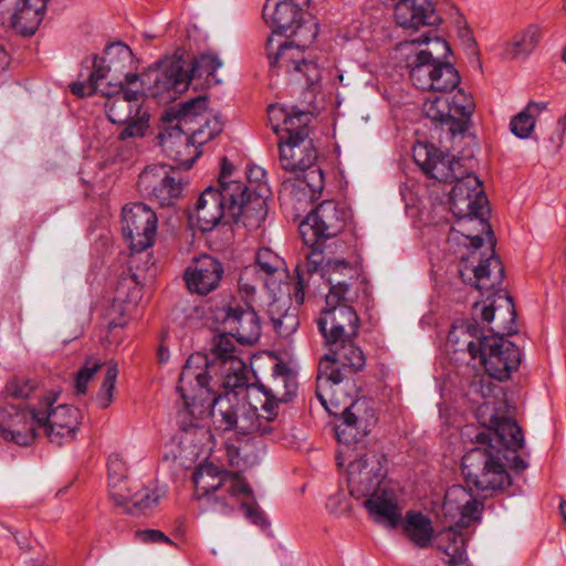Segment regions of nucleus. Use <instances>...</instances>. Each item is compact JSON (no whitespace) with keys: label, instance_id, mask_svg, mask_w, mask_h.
Masks as SVG:
<instances>
[{"label":"nucleus","instance_id":"obj_1","mask_svg":"<svg viewBox=\"0 0 566 566\" xmlns=\"http://www.w3.org/2000/svg\"><path fill=\"white\" fill-rule=\"evenodd\" d=\"M450 210L458 219L461 232L469 244L474 248L473 255L476 250L483 245L481 234L464 233L467 223L473 224L482 233H485L491 247V253L485 259L480 255L479 264L474 266V285L482 294L490 293L492 295L500 292V287L504 280V266L494 252L495 239L490 223L485 219L488 210V198L484 193L481 180L473 174L461 176L454 181L449 193Z\"/></svg>","mask_w":566,"mask_h":566},{"label":"nucleus","instance_id":"obj_2","mask_svg":"<svg viewBox=\"0 0 566 566\" xmlns=\"http://www.w3.org/2000/svg\"><path fill=\"white\" fill-rule=\"evenodd\" d=\"M326 345L328 352L318 364L316 397L328 413L342 417L344 428L338 427L337 437L339 441L348 444L347 433L354 441L358 440L363 419L357 412L361 405L352 398L342 405L338 391H343L354 381V376L365 368L366 357L361 348L355 344V339Z\"/></svg>","mask_w":566,"mask_h":566},{"label":"nucleus","instance_id":"obj_3","mask_svg":"<svg viewBox=\"0 0 566 566\" xmlns=\"http://www.w3.org/2000/svg\"><path fill=\"white\" fill-rule=\"evenodd\" d=\"M490 422L488 430L476 434V442L481 446L469 450L461 462L467 483L482 492L503 490L511 484L503 462L505 454L493 441L513 452L525 443L522 428L511 418L494 416Z\"/></svg>","mask_w":566,"mask_h":566},{"label":"nucleus","instance_id":"obj_4","mask_svg":"<svg viewBox=\"0 0 566 566\" xmlns=\"http://www.w3.org/2000/svg\"><path fill=\"white\" fill-rule=\"evenodd\" d=\"M207 107V96L200 95L168 108L163 115L169 126L158 136L160 145L184 170H189L199 156L195 144H203L222 130L217 118L206 119L205 126L200 124Z\"/></svg>","mask_w":566,"mask_h":566},{"label":"nucleus","instance_id":"obj_5","mask_svg":"<svg viewBox=\"0 0 566 566\" xmlns=\"http://www.w3.org/2000/svg\"><path fill=\"white\" fill-rule=\"evenodd\" d=\"M218 371V364L201 353L189 356L179 375L177 392L182 399V408L177 412V422L185 433L192 430L205 437L208 431L197 421L208 411L211 402H218L214 387L211 386Z\"/></svg>","mask_w":566,"mask_h":566},{"label":"nucleus","instance_id":"obj_6","mask_svg":"<svg viewBox=\"0 0 566 566\" xmlns=\"http://www.w3.org/2000/svg\"><path fill=\"white\" fill-rule=\"evenodd\" d=\"M192 480L196 499L207 511L229 515L241 496L253 497L251 486L239 473L221 470L211 462L201 463Z\"/></svg>","mask_w":566,"mask_h":566},{"label":"nucleus","instance_id":"obj_7","mask_svg":"<svg viewBox=\"0 0 566 566\" xmlns=\"http://www.w3.org/2000/svg\"><path fill=\"white\" fill-rule=\"evenodd\" d=\"M324 260L322 249H313L306 252L305 261L297 265L294 300L298 305L303 304L305 291L316 274L325 281L328 287V293L325 296L326 305L352 301L350 284L343 277L353 279L354 269L344 260H328L325 264Z\"/></svg>","mask_w":566,"mask_h":566},{"label":"nucleus","instance_id":"obj_8","mask_svg":"<svg viewBox=\"0 0 566 566\" xmlns=\"http://www.w3.org/2000/svg\"><path fill=\"white\" fill-rule=\"evenodd\" d=\"M510 322L503 328V334L496 333L491 337H482L478 343L468 342V352L475 359L480 358L489 375L497 380H506L512 371L516 370L522 361L518 347L506 339L504 335L511 336L517 333L516 312L511 296L505 297Z\"/></svg>","mask_w":566,"mask_h":566},{"label":"nucleus","instance_id":"obj_9","mask_svg":"<svg viewBox=\"0 0 566 566\" xmlns=\"http://www.w3.org/2000/svg\"><path fill=\"white\" fill-rule=\"evenodd\" d=\"M280 166L296 176L295 180L286 179L282 186L296 187L310 199H317L324 189V174L316 165L317 149L312 138L279 139Z\"/></svg>","mask_w":566,"mask_h":566},{"label":"nucleus","instance_id":"obj_10","mask_svg":"<svg viewBox=\"0 0 566 566\" xmlns=\"http://www.w3.org/2000/svg\"><path fill=\"white\" fill-rule=\"evenodd\" d=\"M432 30L426 31L420 38L410 40V43L431 44L432 49L421 50L416 54L410 69V81L421 91H433L442 94L451 93L460 83V75L450 62H442L433 56V51L441 49L443 56L451 52L447 41L433 36Z\"/></svg>","mask_w":566,"mask_h":566},{"label":"nucleus","instance_id":"obj_11","mask_svg":"<svg viewBox=\"0 0 566 566\" xmlns=\"http://www.w3.org/2000/svg\"><path fill=\"white\" fill-rule=\"evenodd\" d=\"M78 80L70 84L77 97L92 96L107 82H117L130 72L134 55L130 48L122 42L109 44L103 57L92 55L83 62Z\"/></svg>","mask_w":566,"mask_h":566},{"label":"nucleus","instance_id":"obj_12","mask_svg":"<svg viewBox=\"0 0 566 566\" xmlns=\"http://www.w3.org/2000/svg\"><path fill=\"white\" fill-rule=\"evenodd\" d=\"M350 217L352 212L346 205L324 200L300 223V235L311 250L321 249L324 241L345 229Z\"/></svg>","mask_w":566,"mask_h":566},{"label":"nucleus","instance_id":"obj_13","mask_svg":"<svg viewBox=\"0 0 566 566\" xmlns=\"http://www.w3.org/2000/svg\"><path fill=\"white\" fill-rule=\"evenodd\" d=\"M102 95L106 97L105 112L107 118L117 125L125 127L118 134L119 140L129 138H142L149 128V113L144 106L129 97L118 93L115 88H109L105 84L98 87Z\"/></svg>","mask_w":566,"mask_h":566},{"label":"nucleus","instance_id":"obj_14","mask_svg":"<svg viewBox=\"0 0 566 566\" xmlns=\"http://www.w3.org/2000/svg\"><path fill=\"white\" fill-rule=\"evenodd\" d=\"M244 182L221 181V187H208L198 198L195 214L202 232L211 231L221 221L231 224L229 206L235 196H243Z\"/></svg>","mask_w":566,"mask_h":566},{"label":"nucleus","instance_id":"obj_15","mask_svg":"<svg viewBox=\"0 0 566 566\" xmlns=\"http://www.w3.org/2000/svg\"><path fill=\"white\" fill-rule=\"evenodd\" d=\"M222 402L223 397H221V400L218 402L212 401L208 407V410L211 409L210 413L213 418V423L217 430H233L243 436L255 434L274 439V424L264 422L256 407L228 405L223 409L221 406Z\"/></svg>","mask_w":566,"mask_h":566},{"label":"nucleus","instance_id":"obj_16","mask_svg":"<svg viewBox=\"0 0 566 566\" xmlns=\"http://www.w3.org/2000/svg\"><path fill=\"white\" fill-rule=\"evenodd\" d=\"M261 391L265 396V401L262 403L260 416L264 422L274 424L273 438H280L282 434L281 420L279 416L280 403L289 402L297 390V381L292 370L283 365L275 364L271 379L268 384L260 385Z\"/></svg>","mask_w":566,"mask_h":566},{"label":"nucleus","instance_id":"obj_17","mask_svg":"<svg viewBox=\"0 0 566 566\" xmlns=\"http://www.w3.org/2000/svg\"><path fill=\"white\" fill-rule=\"evenodd\" d=\"M382 453L360 450L348 464V489L355 499H363L382 488L387 471Z\"/></svg>","mask_w":566,"mask_h":566},{"label":"nucleus","instance_id":"obj_18","mask_svg":"<svg viewBox=\"0 0 566 566\" xmlns=\"http://www.w3.org/2000/svg\"><path fill=\"white\" fill-rule=\"evenodd\" d=\"M273 39L270 38L266 43L268 57L271 71L279 72L284 70L292 78L302 83L307 88H312L321 82L322 71L317 63L307 61L304 51L297 45L285 41L279 43L276 53H272Z\"/></svg>","mask_w":566,"mask_h":566},{"label":"nucleus","instance_id":"obj_19","mask_svg":"<svg viewBox=\"0 0 566 566\" xmlns=\"http://www.w3.org/2000/svg\"><path fill=\"white\" fill-rule=\"evenodd\" d=\"M139 191L160 207H168L181 196L184 178L180 167L151 165L138 178Z\"/></svg>","mask_w":566,"mask_h":566},{"label":"nucleus","instance_id":"obj_20","mask_svg":"<svg viewBox=\"0 0 566 566\" xmlns=\"http://www.w3.org/2000/svg\"><path fill=\"white\" fill-rule=\"evenodd\" d=\"M182 59H168L149 67L145 81L151 84V97L159 104H168L188 90L190 74Z\"/></svg>","mask_w":566,"mask_h":566},{"label":"nucleus","instance_id":"obj_21","mask_svg":"<svg viewBox=\"0 0 566 566\" xmlns=\"http://www.w3.org/2000/svg\"><path fill=\"white\" fill-rule=\"evenodd\" d=\"M56 395L45 397L39 406L40 430L57 446L72 441L81 423V411L70 405L52 408Z\"/></svg>","mask_w":566,"mask_h":566},{"label":"nucleus","instance_id":"obj_22","mask_svg":"<svg viewBox=\"0 0 566 566\" xmlns=\"http://www.w3.org/2000/svg\"><path fill=\"white\" fill-rule=\"evenodd\" d=\"M123 234L129 241L133 252L140 253L150 248L157 233V216L143 202L123 208Z\"/></svg>","mask_w":566,"mask_h":566},{"label":"nucleus","instance_id":"obj_23","mask_svg":"<svg viewBox=\"0 0 566 566\" xmlns=\"http://www.w3.org/2000/svg\"><path fill=\"white\" fill-rule=\"evenodd\" d=\"M40 430L39 407L22 409L13 405L0 408V438L18 446H30Z\"/></svg>","mask_w":566,"mask_h":566},{"label":"nucleus","instance_id":"obj_24","mask_svg":"<svg viewBox=\"0 0 566 566\" xmlns=\"http://www.w3.org/2000/svg\"><path fill=\"white\" fill-rule=\"evenodd\" d=\"M359 317L347 302L326 305L317 319V327L325 344L355 339L359 331Z\"/></svg>","mask_w":566,"mask_h":566},{"label":"nucleus","instance_id":"obj_25","mask_svg":"<svg viewBox=\"0 0 566 566\" xmlns=\"http://www.w3.org/2000/svg\"><path fill=\"white\" fill-rule=\"evenodd\" d=\"M243 196H235L232 205L229 206L231 224L240 223L248 230H255L261 227L268 216L269 188L266 185H259L251 190L244 184Z\"/></svg>","mask_w":566,"mask_h":566},{"label":"nucleus","instance_id":"obj_26","mask_svg":"<svg viewBox=\"0 0 566 566\" xmlns=\"http://www.w3.org/2000/svg\"><path fill=\"white\" fill-rule=\"evenodd\" d=\"M50 0H0V19L22 36L39 29Z\"/></svg>","mask_w":566,"mask_h":566},{"label":"nucleus","instance_id":"obj_27","mask_svg":"<svg viewBox=\"0 0 566 566\" xmlns=\"http://www.w3.org/2000/svg\"><path fill=\"white\" fill-rule=\"evenodd\" d=\"M223 272V265L217 258L202 254L187 268L184 279L191 293L203 296L219 286Z\"/></svg>","mask_w":566,"mask_h":566},{"label":"nucleus","instance_id":"obj_28","mask_svg":"<svg viewBox=\"0 0 566 566\" xmlns=\"http://www.w3.org/2000/svg\"><path fill=\"white\" fill-rule=\"evenodd\" d=\"M415 160L427 177L440 182H454L463 176L460 161L434 147L424 146L416 150Z\"/></svg>","mask_w":566,"mask_h":566},{"label":"nucleus","instance_id":"obj_29","mask_svg":"<svg viewBox=\"0 0 566 566\" xmlns=\"http://www.w3.org/2000/svg\"><path fill=\"white\" fill-rule=\"evenodd\" d=\"M395 19L401 28L412 31L442 22L430 0H399L395 6Z\"/></svg>","mask_w":566,"mask_h":566},{"label":"nucleus","instance_id":"obj_30","mask_svg":"<svg viewBox=\"0 0 566 566\" xmlns=\"http://www.w3.org/2000/svg\"><path fill=\"white\" fill-rule=\"evenodd\" d=\"M302 9L292 0H268L263 7V18L274 33L296 35L302 25Z\"/></svg>","mask_w":566,"mask_h":566},{"label":"nucleus","instance_id":"obj_31","mask_svg":"<svg viewBox=\"0 0 566 566\" xmlns=\"http://www.w3.org/2000/svg\"><path fill=\"white\" fill-rule=\"evenodd\" d=\"M364 507L369 517L386 527L396 528L402 517L396 493L382 486L364 497Z\"/></svg>","mask_w":566,"mask_h":566},{"label":"nucleus","instance_id":"obj_32","mask_svg":"<svg viewBox=\"0 0 566 566\" xmlns=\"http://www.w3.org/2000/svg\"><path fill=\"white\" fill-rule=\"evenodd\" d=\"M223 324L230 334L243 345L256 343L261 336V325L256 312L250 306L229 307Z\"/></svg>","mask_w":566,"mask_h":566},{"label":"nucleus","instance_id":"obj_33","mask_svg":"<svg viewBox=\"0 0 566 566\" xmlns=\"http://www.w3.org/2000/svg\"><path fill=\"white\" fill-rule=\"evenodd\" d=\"M442 509L446 515L460 516V527H469L472 522L481 520L483 504L473 499L465 488L452 485L446 492Z\"/></svg>","mask_w":566,"mask_h":566},{"label":"nucleus","instance_id":"obj_34","mask_svg":"<svg viewBox=\"0 0 566 566\" xmlns=\"http://www.w3.org/2000/svg\"><path fill=\"white\" fill-rule=\"evenodd\" d=\"M211 386L214 387V396L219 397V401L222 397V390L229 394L235 389L247 387L245 364L240 359L232 360L231 364L226 366L218 365V371Z\"/></svg>","mask_w":566,"mask_h":566},{"label":"nucleus","instance_id":"obj_35","mask_svg":"<svg viewBox=\"0 0 566 566\" xmlns=\"http://www.w3.org/2000/svg\"><path fill=\"white\" fill-rule=\"evenodd\" d=\"M108 488L115 505H122L127 500V467L122 455L113 453L108 458Z\"/></svg>","mask_w":566,"mask_h":566},{"label":"nucleus","instance_id":"obj_36","mask_svg":"<svg viewBox=\"0 0 566 566\" xmlns=\"http://www.w3.org/2000/svg\"><path fill=\"white\" fill-rule=\"evenodd\" d=\"M403 531L407 537L419 548L430 546L433 537V527L430 518L421 512L406 513Z\"/></svg>","mask_w":566,"mask_h":566},{"label":"nucleus","instance_id":"obj_37","mask_svg":"<svg viewBox=\"0 0 566 566\" xmlns=\"http://www.w3.org/2000/svg\"><path fill=\"white\" fill-rule=\"evenodd\" d=\"M165 495L157 486H144L134 494L127 492V500L120 506L130 515H147Z\"/></svg>","mask_w":566,"mask_h":566},{"label":"nucleus","instance_id":"obj_38","mask_svg":"<svg viewBox=\"0 0 566 566\" xmlns=\"http://www.w3.org/2000/svg\"><path fill=\"white\" fill-rule=\"evenodd\" d=\"M146 72L138 75L129 72L117 82H107L109 88H115L118 93L143 105L147 96H151V84L145 81Z\"/></svg>","mask_w":566,"mask_h":566},{"label":"nucleus","instance_id":"obj_39","mask_svg":"<svg viewBox=\"0 0 566 566\" xmlns=\"http://www.w3.org/2000/svg\"><path fill=\"white\" fill-rule=\"evenodd\" d=\"M542 29L537 24H530L517 32L506 46V54L512 59L525 57L532 53L542 39Z\"/></svg>","mask_w":566,"mask_h":566},{"label":"nucleus","instance_id":"obj_40","mask_svg":"<svg viewBox=\"0 0 566 566\" xmlns=\"http://www.w3.org/2000/svg\"><path fill=\"white\" fill-rule=\"evenodd\" d=\"M443 538L448 542L443 546V553L447 556L448 566H472L467 553V539L462 533L450 527L443 533Z\"/></svg>","mask_w":566,"mask_h":566},{"label":"nucleus","instance_id":"obj_41","mask_svg":"<svg viewBox=\"0 0 566 566\" xmlns=\"http://www.w3.org/2000/svg\"><path fill=\"white\" fill-rule=\"evenodd\" d=\"M313 115L310 112L300 111L295 106H291V113L282 125L279 139H296L300 137L311 138V127Z\"/></svg>","mask_w":566,"mask_h":566},{"label":"nucleus","instance_id":"obj_42","mask_svg":"<svg viewBox=\"0 0 566 566\" xmlns=\"http://www.w3.org/2000/svg\"><path fill=\"white\" fill-rule=\"evenodd\" d=\"M423 112L432 122L440 123L446 126L452 136L458 135V130L453 129L455 118L451 115L452 108L450 107V98L444 95L428 98L423 103Z\"/></svg>","mask_w":566,"mask_h":566},{"label":"nucleus","instance_id":"obj_43","mask_svg":"<svg viewBox=\"0 0 566 566\" xmlns=\"http://www.w3.org/2000/svg\"><path fill=\"white\" fill-rule=\"evenodd\" d=\"M545 108L546 103L530 102L522 112L511 119L510 129L512 134L522 139L530 137L535 127V117Z\"/></svg>","mask_w":566,"mask_h":566},{"label":"nucleus","instance_id":"obj_44","mask_svg":"<svg viewBox=\"0 0 566 566\" xmlns=\"http://www.w3.org/2000/svg\"><path fill=\"white\" fill-rule=\"evenodd\" d=\"M451 115L455 118L453 129L460 134H464L469 129L471 115L475 108L472 96L468 95L463 90H458L450 98Z\"/></svg>","mask_w":566,"mask_h":566},{"label":"nucleus","instance_id":"obj_45","mask_svg":"<svg viewBox=\"0 0 566 566\" xmlns=\"http://www.w3.org/2000/svg\"><path fill=\"white\" fill-rule=\"evenodd\" d=\"M230 333L229 334H219L213 338L212 343V355L213 358L210 359V363L218 365H229L232 360H239L234 356V343Z\"/></svg>","mask_w":566,"mask_h":566},{"label":"nucleus","instance_id":"obj_46","mask_svg":"<svg viewBox=\"0 0 566 566\" xmlns=\"http://www.w3.org/2000/svg\"><path fill=\"white\" fill-rule=\"evenodd\" d=\"M219 57L212 53H202L191 61L190 80L192 77H210L221 66Z\"/></svg>","mask_w":566,"mask_h":566},{"label":"nucleus","instance_id":"obj_47","mask_svg":"<svg viewBox=\"0 0 566 566\" xmlns=\"http://www.w3.org/2000/svg\"><path fill=\"white\" fill-rule=\"evenodd\" d=\"M254 266H258L268 276L285 271L283 259L269 248H261L258 251Z\"/></svg>","mask_w":566,"mask_h":566},{"label":"nucleus","instance_id":"obj_48","mask_svg":"<svg viewBox=\"0 0 566 566\" xmlns=\"http://www.w3.org/2000/svg\"><path fill=\"white\" fill-rule=\"evenodd\" d=\"M38 387L35 379L23 375L14 376L6 385V394L15 399H27Z\"/></svg>","mask_w":566,"mask_h":566},{"label":"nucleus","instance_id":"obj_49","mask_svg":"<svg viewBox=\"0 0 566 566\" xmlns=\"http://www.w3.org/2000/svg\"><path fill=\"white\" fill-rule=\"evenodd\" d=\"M103 363L93 357L87 358L84 365L77 370L74 378V387L77 395H84L87 385L93 376L102 368Z\"/></svg>","mask_w":566,"mask_h":566},{"label":"nucleus","instance_id":"obj_50","mask_svg":"<svg viewBox=\"0 0 566 566\" xmlns=\"http://www.w3.org/2000/svg\"><path fill=\"white\" fill-rule=\"evenodd\" d=\"M118 375V369L116 365H108L105 378L101 385L99 391L96 396V403L101 409H106L113 399V391L115 387V381Z\"/></svg>","mask_w":566,"mask_h":566},{"label":"nucleus","instance_id":"obj_51","mask_svg":"<svg viewBox=\"0 0 566 566\" xmlns=\"http://www.w3.org/2000/svg\"><path fill=\"white\" fill-rule=\"evenodd\" d=\"M468 336L470 340L478 343L482 337H486L479 326V323L475 319H467L461 322L460 324L453 325L452 329L449 333V340L452 343L459 342V336ZM469 339L465 340L468 344Z\"/></svg>","mask_w":566,"mask_h":566},{"label":"nucleus","instance_id":"obj_52","mask_svg":"<svg viewBox=\"0 0 566 566\" xmlns=\"http://www.w3.org/2000/svg\"><path fill=\"white\" fill-rule=\"evenodd\" d=\"M298 317L296 308H291L286 312L282 318L276 322L273 327L281 336H290L293 334L298 327Z\"/></svg>","mask_w":566,"mask_h":566},{"label":"nucleus","instance_id":"obj_53","mask_svg":"<svg viewBox=\"0 0 566 566\" xmlns=\"http://www.w3.org/2000/svg\"><path fill=\"white\" fill-rule=\"evenodd\" d=\"M255 266H245L239 275L238 286L247 297L252 296L255 293V283L258 281Z\"/></svg>","mask_w":566,"mask_h":566},{"label":"nucleus","instance_id":"obj_54","mask_svg":"<svg viewBox=\"0 0 566 566\" xmlns=\"http://www.w3.org/2000/svg\"><path fill=\"white\" fill-rule=\"evenodd\" d=\"M241 507L244 511L247 520L262 530L270 526V522L261 509L255 503L241 502Z\"/></svg>","mask_w":566,"mask_h":566},{"label":"nucleus","instance_id":"obj_55","mask_svg":"<svg viewBox=\"0 0 566 566\" xmlns=\"http://www.w3.org/2000/svg\"><path fill=\"white\" fill-rule=\"evenodd\" d=\"M291 113V107H286L280 104L270 105L268 107V116L269 120L272 125L273 130L280 135L282 130V125H284V120L287 118Z\"/></svg>","mask_w":566,"mask_h":566},{"label":"nucleus","instance_id":"obj_56","mask_svg":"<svg viewBox=\"0 0 566 566\" xmlns=\"http://www.w3.org/2000/svg\"><path fill=\"white\" fill-rule=\"evenodd\" d=\"M135 539L144 544L166 543L174 545L175 543L159 530H137L134 534Z\"/></svg>","mask_w":566,"mask_h":566},{"label":"nucleus","instance_id":"obj_57","mask_svg":"<svg viewBox=\"0 0 566 566\" xmlns=\"http://www.w3.org/2000/svg\"><path fill=\"white\" fill-rule=\"evenodd\" d=\"M292 308L290 297H275L268 305V315L274 325L282 316Z\"/></svg>","mask_w":566,"mask_h":566},{"label":"nucleus","instance_id":"obj_58","mask_svg":"<svg viewBox=\"0 0 566 566\" xmlns=\"http://www.w3.org/2000/svg\"><path fill=\"white\" fill-rule=\"evenodd\" d=\"M566 133V115L558 118L556 122L553 134L549 137V140L554 148L558 149L563 145L564 135Z\"/></svg>","mask_w":566,"mask_h":566},{"label":"nucleus","instance_id":"obj_59","mask_svg":"<svg viewBox=\"0 0 566 566\" xmlns=\"http://www.w3.org/2000/svg\"><path fill=\"white\" fill-rule=\"evenodd\" d=\"M266 172L262 167L251 166L247 170V178L249 185H247L251 190L258 188L259 185H264L262 181L265 177Z\"/></svg>","mask_w":566,"mask_h":566},{"label":"nucleus","instance_id":"obj_60","mask_svg":"<svg viewBox=\"0 0 566 566\" xmlns=\"http://www.w3.org/2000/svg\"><path fill=\"white\" fill-rule=\"evenodd\" d=\"M224 448L229 464L234 468H240L244 463V460L240 453V447L233 442L228 441L226 442Z\"/></svg>","mask_w":566,"mask_h":566},{"label":"nucleus","instance_id":"obj_61","mask_svg":"<svg viewBox=\"0 0 566 566\" xmlns=\"http://www.w3.org/2000/svg\"><path fill=\"white\" fill-rule=\"evenodd\" d=\"M232 168V164L229 163L227 158H223L221 164V174L218 180V187H221V181H228L227 179L230 177Z\"/></svg>","mask_w":566,"mask_h":566},{"label":"nucleus","instance_id":"obj_62","mask_svg":"<svg viewBox=\"0 0 566 566\" xmlns=\"http://www.w3.org/2000/svg\"><path fill=\"white\" fill-rule=\"evenodd\" d=\"M495 310L492 304L486 305L482 310L483 321L491 323L494 319Z\"/></svg>","mask_w":566,"mask_h":566},{"label":"nucleus","instance_id":"obj_63","mask_svg":"<svg viewBox=\"0 0 566 566\" xmlns=\"http://www.w3.org/2000/svg\"><path fill=\"white\" fill-rule=\"evenodd\" d=\"M157 358L159 364H164L169 359V350L168 348L160 344L157 350Z\"/></svg>","mask_w":566,"mask_h":566},{"label":"nucleus","instance_id":"obj_64","mask_svg":"<svg viewBox=\"0 0 566 566\" xmlns=\"http://www.w3.org/2000/svg\"><path fill=\"white\" fill-rule=\"evenodd\" d=\"M512 465L515 470L522 471L528 467V463L524 461L520 455H514L512 460Z\"/></svg>","mask_w":566,"mask_h":566}]
</instances>
